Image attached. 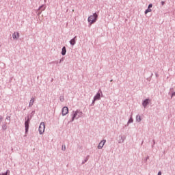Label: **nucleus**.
I'll return each mask as SVG.
<instances>
[{
    "label": "nucleus",
    "instance_id": "5",
    "mask_svg": "<svg viewBox=\"0 0 175 175\" xmlns=\"http://www.w3.org/2000/svg\"><path fill=\"white\" fill-rule=\"evenodd\" d=\"M105 143H106V140L101 141L98 144V148L100 150L103 148V146H105Z\"/></svg>",
    "mask_w": 175,
    "mask_h": 175
},
{
    "label": "nucleus",
    "instance_id": "14",
    "mask_svg": "<svg viewBox=\"0 0 175 175\" xmlns=\"http://www.w3.org/2000/svg\"><path fill=\"white\" fill-rule=\"evenodd\" d=\"M152 10H151V8H148L146 11H145V14H147V13H150V12H152Z\"/></svg>",
    "mask_w": 175,
    "mask_h": 175
},
{
    "label": "nucleus",
    "instance_id": "4",
    "mask_svg": "<svg viewBox=\"0 0 175 175\" xmlns=\"http://www.w3.org/2000/svg\"><path fill=\"white\" fill-rule=\"evenodd\" d=\"M25 126L26 132H28V129H29V118H28L27 120L25 121Z\"/></svg>",
    "mask_w": 175,
    "mask_h": 175
},
{
    "label": "nucleus",
    "instance_id": "1",
    "mask_svg": "<svg viewBox=\"0 0 175 175\" xmlns=\"http://www.w3.org/2000/svg\"><path fill=\"white\" fill-rule=\"evenodd\" d=\"M97 18H98V14L96 13H94L93 15H90L88 19V21L90 23V25H92L94 23H96Z\"/></svg>",
    "mask_w": 175,
    "mask_h": 175
},
{
    "label": "nucleus",
    "instance_id": "19",
    "mask_svg": "<svg viewBox=\"0 0 175 175\" xmlns=\"http://www.w3.org/2000/svg\"><path fill=\"white\" fill-rule=\"evenodd\" d=\"M161 5H165V2H164V1H162V2H161Z\"/></svg>",
    "mask_w": 175,
    "mask_h": 175
},
{
    "label": "nucleus",
    "instance_id": "20",
    "mask_svg": "<svg viewBox=\"0 0 175 175\" xmlns=\"http://www.w3.org/2000/svg\"><path fill=\"white\" fill-rule=\"evenodd\" d=\"M173 95H175V93H174V94H172V96H173Z\"/></svg>",
    "mask_w": 175,
    "mask_h": 175
},
{
    "label": "nucleus",
    "instance_id": "18",
    "mask_svg": "<svg viewBox=\"0 0 175 175\" xmlns=\"http://www.w3.org/2000/svg\"><path fill=\"white\" fill-rule=\"evenodd\" d=\"M158 175H162V172H159Z\"/></svg>",
    "mask_w": 175,
    "mask_h": 175
},
{
    "label": "nucleus",
    "instance_id": "12",
    "mask_svg": "<svg viewBox=\"0 0 175 175\" xmlns=\"http://www.w3.org/2000/svg\"><path fill=\"white\" fill-rule=\"evenodd\" d=\"M149 100H150L146 99V100H145L144 101V103H143V106H144V107H146V106H147V105H148Z\"/></svg>",
    "mask_w": 175,
    "mask_h": 175
},
{
    "label": "nucleus",
    "instance_id": "2",
    "mask_svg": "<svg viewBox=\"0 0 175 175\" xmlns=\"http://www.w3.org/2000/svg\"><path fill=\"white\" fill-rule=\"evenodd\" d=\"M44 129H46V125L44 124V122H41L39 126L40 135H42V133H44Z\"/></svg>",
    "mask_w": 175,
    "mask_h": 175
},
{
    "label": "nucleus",
    "instance_id": "11",
    "mask_svg": "<svg viewBox=\"0 0 175 175\" xmlns=\"http://www.w3.org/2000/svg\"><path fill=\"white\" fill-rule=\"evenodd\" d=\"M65 54H66V48L65 46H64L62 48V55H65Z\"/></svg>",
    "mask_w": 175,
    "mask_h": 175
},
{
    "label": "nucleus",
    "instance_id": "10",
    "mask_svg": "<svg viewBox=\"0 0 175 175\" xmlns=\"http://www.w3.org/2000/svg\"><path fill=\"white\" fill-rule=\"evenodd\" d=\"M75 39H76V37H75L73 39H72L70 41V44H72V46H75V44H76V41L75 40Z\"/></svg>",
    "mask_w": 175,
    "mask_h": 175
},
{
    "label": "nucleus",
    "instance_id": "9",
    "mask_svg": "<svg viewBox=\"0 0 175 175\" xmlns=\"http://www.w3.org/2000/svg\"><path fill=\"white\" fill-rule=\"evenodd\" d=\"M35 102V98H32L31 100H30V102H29V107H31V106H33V103Z\"/></svg>",
    "mask_w": 175,
    "mask_h": 175
},
{
    "label": "nucleus",
    "instance_id": "7",
    "mask_svg": "<svg viewBox=\"0 0 175 175\" xmlns=\"http://www.w3.org/2000/svg\"><path fill=\"white\" fill-rule=\"evenodd\" d=\"M13 39H18L20 38V33L18 32H14L12 35Z\"/></svg>",
    "mask_w": 175,
    "mask_h": 175
},
{
    "label": "nucleus",
    "instance_id": "16",
    "mask_svg": "<svg viewBox=\"0 0 175 175\" xmlns=\"http://www.w3.org/2000/svg\"><path fill=\"white\" fill-rule=\"evenodd\" d=\"M151 8H152V4H149L148 8L151 9Z\"/></svg>",
    "mask_w": 175,
    "mask_h": 175
},
{
    "label": "nucleus",
    "instance_id": "3",
    "mask_svg": "<svg viewBox=\"0 0 175 175\" xmlns=\"http://www.w3.org/2000/svg\"><path fill=\"white\" fill-rule=\"evenodd\" d=\"M69 113V109L68 107H64L62 111V116H66Z\"/></svg>",
    "mask_w": 175,
    "mask_h": 175
},
{
    "label": "nucleus",
    "instance_id": "8",
    "mask_svg": "<svg viewBox=\"0 0 175 175\" xmlns=\"http://www.w3.org/2000/svg\"><path fill=\"white\" fill-rule=\"evenodd\" d=\"M100 99V94L98 93L95 96H94V101L95 102V100H98Z\"/></svg>",
    "mask_w": 175,
    "mask_h": 175
},
{
    "label": "nucleus",
    "instance_id": "17",
    "mask_svg": "<svg viewBox=\"0 0 175 175\" xmlns=\"http://www.w3.org/2000/svg\"><path fill=\"white\" fill-rule=\"evenodd\" d=\"M8 171H7L6 173H4V174H0V175H8Z\"/></svg>",
    "mask_w": 175,
    "mask_h": 175
},
{
    "label": "nucleus",
    "instance_id": "13",
    "mask_svg": "<svg viewBox=\"0 0 175 175\" xmlns=\"http://www.w3.org/2000/svg\"><path fill=\"white\" fill-rule=\"evenodd\" d=\"M136 120L138 121V122H140L142 121V118H140V116H137Z\"/></svg>",
    "mask_w": 175,
    "mask_h": 175
},
{
    "label": "nucleus",
    "instance_id": "6",
    "mask_svg": "<svg viewBox=\"0 0 175 175\" xmlns=\"http://www.w3.org/2000/svg\"><path fill=\"white\" fill-rule=\"evenodd\" d=\"M77 114H80L81 116V112H79V111H73V116H72V121L77 117Z\"/></svg>",
    "mask_w": 175,
    "mask_h": 175
},
{
    "label": "nucleus",
    "instance_id": "15",
    "mask_svg": "<svg viewBox=\"0 0 175 175\" xmlns=\"http://www.w3.org/2000/svg\"><path fill=\"white\" fill-rule=\"evenodd\" d=\"M131 122H133V119H132V118H131L129 120V123H131Z\"/></svg>",
    "mask_w": 175,
    "mask_h": 175
}]
</instances>
